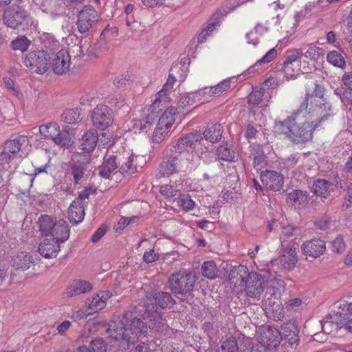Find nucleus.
<instances>
[{"label":"nucleus","mask_w":352,"mask_h":352,"mask_svg":"<svg viewBox=\"0 0 352 352\" xmlns=\"http://www.w3.org/2000/svg\"><path fill=\"white\" fill-rule=\"evenodd\" d=\"M147 332L146 323L140 318H129V314H126L122 320L111 322L107 329L111 340L124 341L128 345L134 344L140 338L145 337Z\"/></svg>","instance_id":"obj_1"},{"label":"nucleus","mask_w":352,"mask_h":352,"mask_svg":"<svg viewBox=\"0 0 352 352\" xmlns=\"http://www.w3.org/2000/svg\"><path fill=\"white\" fill-rule=\"evenodd\" d=\"M196 280V276L192 272L180 271L170 277V287L175 294H188L193 289Z\"/></svg>","instance_id":"obj_2"},{"label":"nucleus","mask_w":352,"mask_h":352,"mask_svg":"<svg viewBox=\"0 0 352 352\" xmlns=\"http://www.w3.org/2000/svg\"><path fill=\"white\" fill-rule=\"evenodd\" d=\"M306 109H307V102H302L298 109L284 120H276L274 122L275 131L285 135L290 140L296 120H299L300 116H305Z\"/></svg>","instance_id":"obj_3"},{"label":"nucleus","mask_w":352,"mask_h":352,"mask_svg":"<svg viewBox=\"0 0 352 352\" xmlns=\"http://www.w3.org/2000/svg\"><path fill=\"white\" fill-rule=\"evenodd\" d=\"M312 121L315 123V127H318L320 124L327 120L333 116L331 104L327 100L311 102L309 111H306Z\"/></svg>","instance_id":"obj_4"},{"label":"nucleus","mask_w":352,"mask_h":352,"mask_svg":"<svg viewBox=\"0 0 352 352\" xmlns=\"http://www.w3.org/2000/svg\"><path fill=\"white\" fill-rule=\"evenodd\" d=\"M100 19L98 12L90 5L85 6L77 14V28L81 33L87 32Z\"/></svg>","instance_id":"obj_5"},{"label":"nucleus","mask_w":352,"mask_h":352,"mask_svg":"<svg viewBox=\"0 0 352 352\" xmlns=\"http://www.w3.org/2000/svg\"><path fill=\"white\" fill-rule=\"evenodd\" d=\"M91 120L95 128L104 131L113 122V111L105 104H98L91 112Z\"/></svg>","instance_id":"obj_6"},{"label":"nucleus","mask_w":352,"mask_h":352,"mask_svg":"<svg viewBox=\"0 0 352 352\" xmlns=\"http://www.w3.org/2000/svg\"><path fill=\"white\" fill-rule=\"evenodd\" d=\"M24 64L32 72L42 74L49 68L48 54L44 51L30 52L26 55Z\"/></svg>","instance_id":"obj_7"},{"label":"nucleus","mask_w":352,"mask_h":352,"mask_svg":"<svg viewBox=\"0 0 352 352\" xmlns=\"http://www.w3.org/2000/svg\"><path fill=\"white\" fill-rule=\"evenodd\" d=\"M28 17L29 14L23 7L19 5H13L4 10L3 19L8 27L16 28L25 21Z\"/></svg>","instance_id":"obj_8"},{"label":"nucleus","mask_w":352,"mask_h":352,"mask_svg":"<svg viewBox=\"0 0 352 352\" xmlns=\"http://www.w3.org/2000/svg\"><path fill=\"white\" fill-rule=\"evenodd\" d=\"M264 278L260 274L255 272L248 273L245 280L244 292L249 298L260 299L263 292Z\"/></svg>","instance_id":"obj_9"},{"label":"nucleus","mask_w":352,"mask_h":352,"mask_svg":"<svg viewBox=\"0 0 352 352\" xmlns=\"http://www.w3.org/2000/svg\"><path fill=\"white\" fill-rule=\"evenodd\" d=\"M298 121L299 120H296L290 140L296 144L311 140L313 137V131L317 128L315 127V123L313 121H305L300 125L298 122Z\"/></svg>","instance_id":"obj_10"},{"label":"nucleus","mask_w":352,"mask_h":352,"mask_svg":"<svg viewBox=\"0 0 352 352\" xmlns=\"http://www.w3.org/2000/svg\"><path fill=\"white\" fill-rule=\"evenodd\" d=\"M302 54V50L299 49H290L285 52L281 70L283 71L287 78L294 77V66L296 63H300Z\"/></svg>","instance_id":"obj_11"},{"label":"nucleus","mask_w":352,"mask_h":352,"mask_svg":"<svg viewBox=\"0 0 352 352\" xmlns=\"http://www.w3.org/2000/svg\"><path fill=\"white\" fill-rule=\"evenodd\" d=\"M280 332L276 328L270 327H262L258 336V342L269 349L277 347L280 344Z\"/></svg>","instance_id":"obj_12"},{"label":"nucleus","mask_w":352,"mask_h":352,"mask_svg":"<svg viewBox=\"0 0 352 352\" xmlns=\"http://www.w3.org/2000/svg\"><path fill=\"white\" fill-rule=\"evenodd\" d=\"M326 250V243L320 239H313L305 241L301 245L304 255L316 258L322 255Z\"/></svg>","instance_id":"obj_13"},{"label":"nucleus","mask_w":352,"mask_h":352,"mask_svg":"<svg viewBox=\"0 0 352 352\" xmlns=\"http://www.w3.org/2000/svg\"><path fill=\"white\" fill-rule=\"evenodd\" d=\"M71 65V58L67 50H62L54 54L52 59V68L54 72L58 75L66 73Z\"/></svg>","instance_id":"obj_14"},{"label":"nucleus","mask_w":352,"mask_h":352,"mask_svg":"<svg viewBox=\"0 0 352 352\" xmlns=\"http://www.w3.org/2000/svg\"><path fill=\"white\" fill-rule=\"evenodd\" d=\"M261 179L266 188L273 190L279 191L283 186V175L278 172L274 170H266L265 173H262Z\"/></svg>","instance_id":"obj_15"},{"label":"nucleus","mask_w":352,"mask_h":352,"mask_svg":"<svg viewBox=\"0 0 352 352\" xmlns=\"http://www.w3.org/2000/svg\"><path fill=\"white\" fill-rule=\"evenodd\" d=\"M280 336L287 340L292 348H296L298 345L299 338V329L295 321H289L284 323L281 327Z\"/></svg>","instance_id":"obj_16"},{"label":"nucleus","mask_w":352,"mask_h":352,"mask_svg":"<svg viewBox=\"0 0 352 352\" xmlns=\"http://www.w3.org/2000/svg\"><path fill=\"white\" fill-rule=\"evenodd\" d=\"M89 162L85 161L73 162L70 164V173L74 184L82 185L87 176Z\"/></svg>","instance_id":"obj_17"},{"label":"nucleus","mask_w":352,"mask_h":352,"mask_svg":"<svg viewBox=\"0 0 352 352\" xmlns=\"http://www.w3.org/2000/svg\"><path fill=\"white\" fill-rule=\"evenodd\" d=\"M167 159L164 160L160 166V171L163 175H170L176 173L180 168L181 158L179 155H173L166 152Z\"/></svg>","instance_id":"obj_18"},{"label":"nucleus","mask_w":352,"mask_h":352,"mask_svg":"<svg viewBox=\"0 0 352 352\" xmlns=\"http://www.w3.org/2000/svg\"><path fill=\"white\" fill-rule=\"evenodd\" d=\"M287 204L295 208L305 207L309 201V194L307 191L294 190L287 195Z\"/></svg>","instance_id":"obj_19"},{"label":"nucleus","mask_w":352,"mask_h":352,"mask_svg":"<svg viewBox=\"0 0 352 352\" xmlns=\"http://www.w3.org/2000/svg\"><path fill=\"white\" fill-rule=\"evenodd\" d=\"M250 157L252 159L254 168L257 170L267 165V157L261 144H252L250 146Z\"/></svg>","instance_id":"obj_20"},{"label":"nucleus","mask_w":352,"mask_h":352,"mask_svg":"<svg viewBox=\"0 0 352 352\" xmlns=\"http://www.w3.org/2000/svg\"><path fill=\"white\" fill-rule=\"evenodd\" d=\"M59 243L54 239H45L40 243L38 251L41 255L46 258H54L60 251Z\"/></svg>","instance_id":"obj_21"},{"label":"nucleus","mask_w":352,"mask_h":352,"mask_svg":"<svg viewBox=\"0 0 352 352\" xmlns=\"http://www.w3.org/2000/svg\"><path fill=\"white\" fill-rule=\"evenodd\" d=\"M50 235L53 236L51 239H54L56 242L63 243L66 241L69 236V229L66 221L63 219L57 221Z\"/></svg>","instance_id":"obj_22"},{"label":"nucleus","mask_w":352,"mask_h":352,"mask_svg":"<svg viewBox=\"0 0 352 352\" xmlns=\"http://www.w3.org/2000/svg\"><path fill=\"white\" fill-rule=\"evenodd\" d=\"M298 261L296 248L292 246H287L283 250V254L280 258V263L285 270H292Z\"/></svg>","instance_id":"obj_23"},{"label":"nucleus","mask_w":352,"mask_h":352,"mask_svg":"<svg viewBox=\"0 0 352 352\" xmlns=\"http://www.w3.org/2000/svg\"><path fill=\"white\" fill-rule=\"evenodd\" d=\"M84 217V205L80 203V199H75L68 209V218L70 222L77 224L83 220Z\"/></svg>","instance_id":"obj_24"},{"label":"nucleus","mask_w":352,"mask_h":352,"mask_svg":"<svg viewBox=\"0 0 352 352\" xmlns=\"http://www.w3.org/2000/svg\"><path fill=\"white\" fill-rule=\"evenodd\" d=\"M91 289L92 285L90 283L85 280H76L67 287L64 294L67 298H72Z\"/></svg>","instance_id":"obj_25"},{"label":"nucleus","mask_w":352,"mask_h":352,"mask_svg":"<svg viewBox=\"0 0 352 352\" xmlns=\"http://www.w3.org/2000/svg\"><path fill=\"white\" fill-rule=\"evenodd\" d=\"M146 318L148 320V327L150 329L157 331L164 329L166 326L165 320L162 318L161 314L157 310H148L145 314Z\"/></svg>","instance_id":"obj_26"},{"label":"nucleus","mask_w":352,"mask_h":352,"mask_svg":"<svg viewBox=\"0 0 352 352\" xmlns=\"http://www.w3.org/2000/svg\"><path fill=\"white\" fill-rule=\"evenodd\" d=\"M116 160V157L113 155L105 157L100 167L99 175L105 179L109 178L111 173L118 168V164H120V160L119 162H117Z\"/></svg>","instance_id":"obj_27"},{"label":"nucleus","mask_w":352,"mask_h":352,"mask_svg":"<svg viewBox=\"0 0 352 352\" xmlns=\"http://www.w3.org/2000/svg\"><path fill=\"white\" fill-rule=\"evenodd\" d=\"M334 188V184L326 179H317L312 186L313 192L318 196L327 197Z\"/></svg>","instance_id":"obj_28"},{"label":"nucleus","mask_w":352,"mask_h":352,"mask_svg":"<svg viewBox=\"0 0 352 352\" xmlns=\"http://www.w3.org/2000/svg\"><path fill=\"white\" fill-rule=\"evenodd\" d=\"M98 141V135L95 129L86 132L82 138V149L87 153L91 152Z\"/></svg>","instance_id":"obj_29"},{"label":"nucleus","mask_w":352,"mask_h":352,"mask_svg":"<svg viewBox=\"0 0 352 352\" xmlns=\"http://www.w3.org/2000/svg\"><path fill=\"white\" fill-rule=\"evenodd\" d=\"M13 266L21 270L29 269L33 263L32 256L26 252H19L13 257Z\"/></svg>","instance_id":"obj_30"},{"label":"nucleus","mask_w":352,"mask_h":352,"mask_svg":"<svg viewBox=\"0 0 352 352\" xmlns=\"http://www.w3.org/2000/svg\"><path fill=\"white\" fill-rule=\"evenodd\" d=\"M223 127L219 124H213L208 126L203 133V138L206 140L214 143L221 140Z\"/></svg>","instance_id":"obj_31"},{"label":"nucleus","mask_w":352,"mask_h":352,"mask_svg":"<svg viewBox=\"0 0 352 352\" xmlns=\"http://www.w3.org/2000/svg\"><path fill=\"white\" fill-rule=\"evenodd\" d=\"M217 155L219 160L234 162L237 159L236 153L232 149V146L228 144H222L217 149Z\"/></svg>","instance_id":"obj_32"},{"label":"nucleus","mask_w":352,"mask_h":352,"mask_svg":"<svg viewBox=\"0 0 352 352\" xmlns=\"http://www.w3.org/2000/svg\"><path fill=\"white\" fill-rule=\"evenodd\" d=\"M177 109L174 107L167 108L159 118L157 124L169 130L175 122V116Z\"/></svg>","instance_id":"obj_33"},{"label":"nucleus","mask_w":352,"mask_h":352,"mask_svg":"<svg viewBox=\"0 0 352 352\" xmlns=\"http://www.w3.org/2000/svg\"><path fill=\"white\" fill-rule=\"evenodd\" d=\"M153 297L155 303L163 309L172 307L175 304V300L168 292H157Z\"/></svg>","instance_id":"obj_34"},{"label":"nucleus","mask_w":352,"mask_h":352,"mask_svg":"<svg viewBox=\"0 0 352 352\" xmlns=\"http://www.w3.org/2000/svg\"><path fill=\"white\" fill-rule=\"evenodd\" d=\"M247 268L243 265H239L233 267L229 274V280L231 283L234 284L238 283V281L241 283L245 282L248 274Z\"/></svg>","instance_id":"obj_35"},{"label":"nucleus","mask_w":352,"mask_h":352,"mask_svg":"<svg viewBox=\"0 0 352 352\" xmlns=\"http://www.w3.org/2000/svg\"><path fill=\"white\" fill-rule=\"evenodd\" d=\"M277 56V51L275 48H272L269 50L261 59L257 60L256 63H254L252 66H251L248 69V74H252L255 72H258L261 68V65L263 64H266L272 60H273Z\"/></svg>","instance_id":"obj_36"},{"label":"nucleus","mask_w":352,"mask_h":352,"mask_svg":"<svg viewBox=\"0 0 352 352\" xmlns=\"http://www.w3.org/2000/svg\"><path fill=\"white\" fill-rule=\"evenodd\" d=\"M175 82V77L169 75L166 82L163 85L162 89L160 90L156 95V97L160 98L162 101H163L164 104H168L170 100L168 95L173 87Z\"/></svg>","instance_id":"obj_37"},{"label":"nucleus","mask_w":352,"mask_h":352,"mask_svg":"<svg viewBox=\"0 0 352 352\" xmlns=\"http://www.w3.org/2000/svg\"><path fill=\"white\" fill-rule=\"evenodd\" d=\"M285 290V283L280 279H272L267 286L266 294L274 296L275 298L280 297L282 292Z\"/></svg>","instance_id":"obj_38"},{"label":"nucleus","mask_w":352,"mask_h":352,"mask_svg":"<svg viewBox=\"0 0 352 352\" xmlns=\"http://www.w3.org/2000/svg\"><path fill=\"white\" fill-rule=\"evenodd\" d=\"M56 221V220H55L50 216L42 215L41 217H40L38 221L40 231L44 235H50Z\"/></svg>","instance_id":"obj_39"},{"label":"nucleus","mask_w":352,"mask_h":352,"mask_svg":"<svg viewBox=\"0 0 352 352\" xmlns=\"http://www.w3.org/2000/svg\"><path fill=\"white\" fill-rule=\"evenodd\" d=\"M231 89V78L225 79L214 86H211L208 89V96H215Z\"/></svg>","instance_id":"obj_40"},{"label":"nucleus","mask_w":352,"mask_h":352,"mask_svg":"<svg viewBox=\"0 0 352 352\" xmlns=\"http://www.w3.org/2000/svg\"><path fill=\"white\" fill-rule=\"evenodd\" d=\"M27 140V138L25 136H21L19 139L8 140L6 142L4 150L12 155H14L20 151L21 146L25 143Z\"/></svg>","instance_id":"obj_41"},{"label":"nucleus","mask_w":352,"mask_h":352,"mask_svg":"<svg viewBox=\"0 0 352 352\" xmlns=\"http://www.w3.org/2000/svg\"><path fill=\"white\" fill-rule=\"evenodd\" d=\"M61 120L69 124H76L80 121V113L78 109H67L62 113Z\"/></svg>","instance_id":"obj_42"},{"label":"nucleus","mask_w":352,"mask_h":352,"mask_svg":"<svg viewBox=\"0 0 352 352\" xmlns=\"http://www.w3.org/2000/svg\"><path fill=\"white\" fill-rule=\"evenodd\" d=\"M324 54L325 50L323 48L311 44L302 55L311 60L317 61L324 57Z\"/></svg>","instance_id":"obj_43"},{"label":"nucleus","mask_w":352,"mask_h":352,"mask_svg":"<svg viewBox=\"0 0 352 352\" xmlns=\"http://www.w3.org/2000/svg\"><path fill=\"white\" fill-rule=\"evenodd\" d=\"M59 125L56 122H51L39 127V132L45 139H54L56 133L59 129Z\"/></svg>","instance_id":"obj_44"},{"label":"nucleus","mask_w":352,"mask_h":352,"mask_svg":"<svg viewBox=\"0 0 352 352\" xmlns=\"http://www.w3.org/2000/svg\"><path fill=\"white\" fill-rule=\"evenodd\" d=\"M201 273L209 279H214L217 276L218 270L214 261H205L201 266Z\"/></svg>","instance_id":"obj_45"},{"label":"nucleus","mask_w":352,"mask_h":352,"mask_svg":"<svg viewBox=\"0 0 352 352\" xmlns=\"http://www.w3.org/2000/svg\"><path fill=\"white\" fill-rule=\"evenodd\" d=\"M175 201L177 206L186 212L193 210L196 206L189 195H182Z\"/></svg>","instance_id":"obj_46"},{"label":"nucleus","mask_w":352,"mask_h":352,"mask_svg":"<svg viewBox=\"0 0 352 352\" xmlns=\"http://www.w3.org/2000/svg\"><path fill=\"white\" fill-rule=\"evenodd\" d=\"M327 60L330 64L338 67L343 68L346 65L344 57L336 50L331 51L327 54Z\"/></svg>","instance_id":"obj_47"},{"label":"nucleus","mask_w":352,"mask_h":352,"mask_svg":"<svg viewBox=\"0 0 352 352\" xmlns=\"http://www.w3.org/2000/svg\"><path fill=\"white\" fill-rule=\"evenodd\" d=\"M324 89L319 85L318 83H315V88L313 94H306L305 98L302 102H306L308 104V101L310 99L311 102H318V100H327L324 98Z\"/></svg>","instance_id":"obj_48"},{"label":"nucleus","mask_w":352,"mask_h":352,"mask_svg":"<svg viewBox=\"0 0 352 352\" xmlns=\"http://www.w3.org/2000/svg\"><path fill=\"white\" fill-rule=\"evenodd\" d=\"M221 349L223 352H237L238 345L234 338L230 336L223 338L221 340Z\"/></svg>","instance_id":"obj_49"},{"label":"nucleus","mask_w":352,"mask_h":352,"mask_svg":"<svg viewBox=\"0 0 352 352\" xmlns=\"http://www.w3.org/2000/svg\"><path fill=\"white\" fill-rule=\"evenodd\" d=\"M52 140L56 144L61 147L69 146L70 144V138L68 132L66 131H61L60 128L56 131V135Z\"/></svg>","instance_id":"obj_50"},{"label":"nucleus","mask_w":352,"mask_h":352,"mask_svg":"<svg viewBox=\"0 0 352 352\" xmlns=\"http://www.w3.org/2000/svg\"><path fill=\"white\" fill-rule=\"evenodd\" d=\"M134 157L135 155L131 154L124 162H122L120 167V171L122 174H131L136 170V166L134 164Z\"/></svg>","instance_id":"obj_51"},{"label":"nucleus","mask_w":352,"mask_h":352,"mask_svg":"<svg viewBox=\"0 0 352 352\" xmlns=\"http://www.w3.org/2000/svg\"><path fill=\"white\" fill-rule=\"evenodd\" d=\"M162 103H163V101H162V100L160 98L155 97V100L148 109V113L147 116H146V123H149V124H153V123L155 120V118L157 116V114L160 113L157 112V110H155V105L161 104Z\"/></svg>","instance_id":"obj_52"},{"label":"nucleus","mask_w":352,"mask_h":352,"mask_svg":"<svg viewBox=\"0 0 352 352\" xmlns=\"http://www.w3.org/2000/svg\"><path fill=\"white\" fill-rule=\"evenodd\" d=\"M30 45V41L24 36L17 37L12 42V49L14 50H20L21 52L26 51Z\"/></svg>","instance_id":"obj_53"},{"label":"nucleus","mask_w":352,"mask_h":352,"mask_svg":"<svg viewBox=\"0 0 352 352\" xmlns=\"http://www.w3.org/2000/svg\"><path fill=\"white\" fill-rule=\"evenodd\" d=\"M330 249L336 254H342L346 250V244L341 236H338L331 243Z\"/></svg>","instance_id":"obj_54"},{"label":"nucleus","mask_w":352,"mask_h":352,"mask_svg":"<svg viewBox=\"0 0 352 352\" xmlns=\"http://www.w3.org/2000/svg\"><path fill=\"white\" fill-rule=\"evenodd\" d=\"M182 138L184 140V142H185L186 146L189 148L193 146L195 143L203 139V136L200 133L194 131L186 134Z\"/></svg>","instance_id":"obj_55"},{"label":"nucleus","mask_w":352,"mask_h":352,"mask_svg":"<svg viewBox=\"0 0 352 352\" xmlns=\"http://www.w3.org/2000/svg\"><path fill=\"white\" fill-rule=\"evenodd\" d=\"M91 352H107V345L102 338H96L92 340L89 344Z\"/></svg>","instance_id":"obj_56"},{"label":"nucleus","mask_w":352,"mask_h":352,"mask_svg":"<svg viewBox=\"0 0 352 352\" xmlns=\"http://www.w3.org/2000/svg\"><path fill=\"white\" fill-rule=\"evenodd\" d=\"M196 102L195 98L192 97V94L190 93L187 95L182 96L179 102L178 107L176 109L177 113H180L182 109H184L188 105H192Z\"/></svg>","instance_id":"obj_57"},{"label":"nucleus","mask_w":352,"mask_h":352,"mask_svg":"<svg viewBox=\"0 0 352 352\" xmlns=\"http://www.w3.org/2000/svg\"><path fill=\"white\" fill-rule=\"evenodd\" d=\"M106 306V302L102 300L100 296L96 294L89 303V307L91 310L96 312L102 309Z\"/></svg>","instance_id":"obj_58"},{"label":"nucleus","mask_w":352,"mask_h":352,"mask_svg":"<svg viewBox=\"0 0 352 352\" xmlns=\"http://www.w3.org/2000/svg\"><path fill=\"white\" fill-rule=\"evenodd\" d=\"M108 102L116 108H124L126 111H128L129 107L127 105H125L124 100L120 94H113L111 96H109Z\"/></svg>","instance_id":"obj_59"},{"label":"nucleus","mask_w":352,"mask_h":352,"mask_svg":"<svg viewBox=\"0 0 352 352\" xmlns=\"http://www.w3.org/2000/svg\"><path fill=\"white\" fill-rule=\"evenodd\" d=\"M188 148V146H186V144L184 142V140L180 138L176 144L170 148L166 150V152H169V153H172L173 155L178 154L179 155V158H181V153L186 151Z\"/></svg>","instance_id":"obj_60"},{"label":"nucleus","mask_w":352,"mask_h":352,"mask_svg":"<svg viewBox=\"0 0 352 352\" xmlns=\"http://www.w3.org/2000/svg\"><path fill=\"white\" fill-rule=\"evenodd\" d=\"M168 131V129L161 126H158V124H157V126L153 135V141L157 143L162 142L164 140Z\"/></svg>","instance_id":"obj_61"},{"label":"nucleus","mask_w":352,"mask_h":352,"mask_svg":"<svg viewBox=\"0 0 352 352\" xmlns=\"http://www.w3.org/2000/svg\"><path fill=\"white\" fill-rule=\"evenodd\" d=\"M263 97V89H254L248 96V102L253 105L258 104L261 102Z\"/></svg>","instance_id":"obj_62"},{"label":"nucleus","mask_w":352,"mask_h":352,"mask_svg":"<svg viewBox=\"0 0 352 352\" xmlns=\"http://www.w3.org/2000/svg\"><path fill=\"white\" fill-rule=\"evenodd\" d=\"M340 187L346 192V199L352 204V179L340 181Z\"/></svg>","instance_id":"obj_63"},{"label":"nucleus","mask_w":352,"mask_h":352,"mask_svg":"<svg viewBox=\"0 0 352 352\" xmlns=\"http://www.w3.org/2000/svg\"><path fill=\"white\" fill-rule=\"evenodd\" d=\"M160 192L161 195L165 197L171 198L175 197L177 195L179 190L171 185L166 184L160 187Z\"/></svg>","instance_id":"obj_64"}]
</instances>
